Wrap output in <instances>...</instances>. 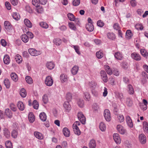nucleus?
<instances>
[{
  "label": "nucleus",
  "instance_id": "f257e3e1",
  "mask_svg": "<svg viewBox=\"0 0 148 148\" xmlns=\"http://www.w3.org/2000/svg\"><path fill=\"white\" fill-rule=\"evenodd\" d=\"M45 84L47 86H50L53 84V80L51 77L48 76L46 77Z\"/></svg>",
  "mask_w": 148,
  "mask_h": 148
},
{
  "label": "nucleus",
  "instance_id": "f03ea898",
  "mask_svg": "<svg viewBox=\"0 0 148 148\" xmlns=\"http://www.w3.org/2000/svg\"><path fill=\"white\" fill-rule=\"evenodd\" d=\"M28 51L29 54L33 56H37L41 54L40 51H37L35 49H29L28 50Z\"/></svg>",
  "mask_w": 148,
  "mask_h": 148
},
{
  "label": "nucleus",
  "instance_id": "7ed1b4c3",
  "mask_svg": "<svg viewBox=\"0 0 148 148\" xmlns=\"http://www.w3.org/2000/svg\"><path fill=\"white\" fill-rule=\"evenodd\" d=\"M77 117L78 119L82 124H85L86 122V118L82 112H79L78 113Z\"/></svg>",
  "mask_w": 148,
  "mask_h": 148
},
{
  "label": "nucleus",
  "instance_id": "20e7f679",
  "mask_svg": "<svg viewBox=\"0 0 148 148\" xmlns=\"http://www.w3.org/2000/svg\"><path fill=\"white\" fill-rule=\"evenodd\" d=\"M104 116L106 120L109 121L111 120V117L109 110L108 109L105 110L104 112Z\"/></svg>",
  "mask_w": 148,
  "mask_h": 148
},
{
  "label": "nucleus",
  "instance_id": "39448f33",
  "mask_svg": "<svg viewBox=\"0 0 148 148\" xmlns=\"http://www.w3.org/2000/svg\"><path fill=\"white\" fill-rule=\"evenodd\" d=\"M131 57L134 60L138 61L141 60L140 56L138 53L136 52H133L131 54Z\"/></svg>",
  "mask_w": 148,
  "mask_h": 148
},
{
  "label": "nucleus",
  "instance_id": "423d86ee",
  "mask_svg": "<svg viewBox=\"0 0 148 148\" xmlns=\"http://www.w3.org/2000/svg\"><path fill=\"white\" fill-rule=\"evenodd\" d=\"M101 77L104 82H107L108 81L107 75L106 72L103 70H101L100 73Z\"/></svg>",
  "mask_w": 148,
  "mask_h": 148
},
{
  "label": "nucleus",
  "instance_id": "0eeeda50",
  "mask_svg": "<svg viewBox=\"0 0 148 148\" xmlns=\"http://www.w3.org/2000/svg\"><path fill=\"white\" fill-rule=\"evenodd\" d=\"M139 140L142 144H145L146 142V138L143 134H141L139 136Z\"/></svg>",
  "mask_w": 148,
  "mask_h": 148
},
{
  "label": "nucleus",
  "instance_id": "6e6552de",
  "mask_svg": "<svg viewBox=\"0 0 148 148\" xmlns=\"http://www.w3.org/2000/svg\"><path fill=\"white\" fill-rule=\"evenodd\" d=\"M5 28L7 31H10L12 29V26L10 23L8 21H5L4 23Z\"/></svg>",
  "mask_w": 148,
  "mask_h": 148
},
{
  "label": "nucleus",
  "instance_id": "1a4fd4ad",
  "mask_svg": "<svg viewBox=\"0 0 148 148\" xmlns=\"http://www.w3.org/2000/svg\"><path fill=\"white\" fill-rule=\"evenodd\" d=\"M113 139L115 142L117 144H119L121 142V139L119 135L117 134H114L113 135Z\"/></svg>",
  "mask_w": 148,
  "mask_h": 148
},
{
  "label": "nucleus",
  "instance_id": "9d476101",
  "mask_svg": "<svg viewBox=\"0 0 148 148\" xmlns=\"http://www.w3.org/2000/svg\"><path fill=\"white\" fill-rule=\"evenodd\" d=\"M63 106L66 111L69 112L71 109V106L68 101H65L63 104Z\"/></svg>",
  "mask_w": 148,
  "mask_h": 148
},
{
  "label": "nucleus",
  "instance_id": "9b49d317",
  "mask_svg": "<svg viewBox=\"0 0 148 148\" xmlns=\"http://www.w3.org/2000/svg\"><path fill=\"white\" fill-rule=\"evenodd\" d=\"M73 128L74 132L77 135H79L80 134V131L77 125H75V123L73 124Z\"/></svg>",
  "mask_w": 148,
  "mask_h": 148
},
{
  "label": "nucleus",
  "instance_id": "f8f14e48",
  "mask_svg": "<svg viewBox=\"0 0 148 148\" xmlns=\"http://www.w3.org/2000/svg\"><path fill=\"white\" fill-rule=\"evenodd\" d=\"M116 129L117 131L121 134H124L125 132V130L123 127L120 125L117 126Z\"/></svg>",
  "mask_w": 148,
  "mask_h": 148
},
{
  "label": "nucleus",
  "instance_id": "ddd939ff",
  "mask_svg": "<svg viewBox=\"0 0 148 148\" xmlns=\"http://www.w3.org/2000/svg\"><path fill=\"white\" fill-rule=\"evenodd\" d=\"M126 121L128 126L130 127H132L133 126V123L132 119L129 116H126Z\"/></svg>",
  "mask_w": 148,
  "mask_h": 148
},
{
  "label": "nucleus",
  "instance_id": "4468645a",
  "mask_svg": "<svg viewBox=\"0 0 148 148\" xmlns=\"http://www.w3.org/2000/svg\"><path fill=\"white\" fill-rule=\"evenodd\" d=\"M25 25L28 27L31 28L32 27L31 22L28 19L25 18L24 21Z\"/></svg>",
  "mask_w": 148,
  "mask_h": 148
},
{
  "label": "nucleus",
  "instance_id": "2eb2a0df",
  "mask_svg": "<svg viewBox=\"0 0 148 148\" xmlns=\"http://www.w3.org/2000/svg\"><path fill=\"white\" fill-rule=\"evenodd\" d=\"M86 28L89 32L92 31L94 29V27L92 23H88L86 25Z\"/></svg>",
  "mask_w": 148,
  "mask_h": 148
},
{
  "label": "nucleus",
  "instance_id": "dca6fc26",
  "mask_svg": "<svg viewBox=\"0 0 148 148\" xmlns=\"http://www.w3.org/2000/svg\"><path fill=\"white\" fill-rule=\"evenodd\" d=\"M17 107L18 109L21 111L23 110L25 108V106L23 103L21 101H19L18 102Z\"/></svg>",
  "mask_w": 148,
  "mask_h": 148
},
{
  "label": "nucleus",
  "instance_id": "f3484780",
  "mask_svg": "<svg viewBox=\"0 0 148 148\" xmlns=\"http://www.w3.org/2000/svg\"><path fill=\"white\" fill-rule=\"evenodd\" d=\"M46 66L48 69L51 70L54 68L55 64L53 62H49L47 63Z\"/></svg>",
  "mask_w": 148,
  "mask_h": 148
},
{
  "label": "nucleus",
  "instance_id": "a211bd4d",
  "mask_svg": "<svg viewBox=\"0 0 148 148\" xmlns=\"http://www.w3.org/2000/svg\"><path fill=\"white\" fill-rule=\"evenodd\" d=\"M104 67L105 70L108 75H111L112 74V70L108 65H105Z\"/></svg>",
  "mask_w": 148,
  "mask_h": 148
},
{
  "label": "nucleus",
  "instance_id": "6ab92c4d",
  "mask_svg": "<svg viewBox=\"0 0 148 148\" xmlns=\"http://www.w3.org/2000/svg\"><path fill=\"white\" fill-rule=\"evenodd\" d=\"M3 134L6 138L8 139L10 137V133L8 129L6 128H4L3 130Z\"/></svg>",
  "mask_w": 148,
  "mask_h": 148
},
{
  "label": "nucleus",
  "instance_id": "aec40b11",
  "mask_svg": "<svg viewBox=\"0 0 148 148\" xmlns=\"http://www.w3.org/2000/svg\"><path fill=\"white\" fill-rule=\"evenodd\" d=\"M10 58L8 55H6L4 56L3 61L5 64H9L10 62Z\"/></svg>",
  "mask_w": 148,
  "mask_h": 148
},
{
  "label": "nucleus",
  "instance_id": "412c9836",
  "mask_svg": "<svg viewBox=\"0 0 148 148\" xmlns=\"http://www.w3.org/2000/svg\"><path fill=\"white\" fill-rule=\"evenodd\" d=\"M34 135L36 137L40 140L43 139V136L41 133L38 132H35L34 133Z\"/></svg>",
  "mask_w": 148,
  "mask_h": 148
},
{
  "label": "nucleus",
  "instance_id": "4be33fe9",
  "mask_svg": "<svg viewBox=\"0 0 148 148\" xmlns=\"http://www.w3.org/2000/svg\"><path fill=\"white\" fill-rule=\"evenodd\" d=\"M96 55L97 58L98 59H101L104 56V53L102 50H100L96 52Z\"/></svg>",
  "mask_w": 148,
  "mask_h": 148
},
{
  "label": "nucleus",
  "instance_id": "5701e85b",
  "mask_svg": "<svg viewBox=\"0 0 148 148\" xmlns=\"http://www.w3.org/2000/svg\"><path fill=\"white\" fill-rule=\"evenodd\" d=\"M63 132L64 135L66 137H68L70 135L69 130L66 127H64L63 129Z\"/></svg>",
  "mask_w": 148,
  "mask_h": 148
},
{
  "label": "nucleus",
  "instance_id": "b1692460",
  "mask_svg": "<svg viewBox=\"0 0 148 148\" xmlns=\"http://www.w3.org/2000/svg\"><path fill=\"white\" fill-rule=\"evenodd\" d=\"M28 119L29 121L31 123H32L35 121V117L32 112H31L29 113Z\"/></svg>",
  "mask_w": 148,
  "mask_h": 148
},
{
  "label": "nucleus",
  "instance_id": "393cba45",
  "mask_svg": "<svg viewBox=\"0 0 148 148\" xmlns=\"http://www.w3.org/2000/svg\"><path fill=\"white\" fill-rule=\"evenodd\" d=\"M128 92L131 95H132L134 93V90L132 86L129 84L127 86Z\"/></svg>",
  "mask_w": 148,
  "mask_h": 148
},
{
  "label": "nucleus",
  "instance_id": "a878e982",
  "mask_svg": "<svg viewBox=\"0 0 148 148\" xmlns=\"http://www.w3.org/2000/svg\"><path fill=\"white\" fill-rule=\"evenodd\" d=\"M96 145L95 140L92 139L90 140L89 143V146L90 148H95Z\"/></svg>",
  "mask_w": 148,
  "mask_h": 148
},
{
  "label": "nucleus",
  "instance_id": "bb28decb",
  "mask_svg": "<svg viewBox=\"0 0 148 148\" xmlns=\"http://www.w3.org/2000/svg\"><path fill=\"white\" fill-rule=\"evenodd\" d=\"M68 77L67 75L64 74H62L60 75V79L62 83H64L67 81Z\"/></svg>",
  "mask_w": 148,
  "mask_h": 148
},
{
  "label": "nucleus",
  "instance_id": "cd10ccee",
  "mask_svg": "<svg viewBox=\"0 0 148 148\" xmlns=\"http://www.w3.org/2000/svg\"><path fill=\"white\" fill-rule=\"evenodd\" d=\"M79 70V67L78 66H75L72 69L71 72L73 75H75L76 74Z\"/></svg>",
  "mask_w": 148,
  "mask_h": 148
},
{
  "label": "nucleus",
  "instance_id": "c85d7f7f",
  "mask_svg": "<svg viewBox=\"0 0 148 148\" xmlns=\"http://www.w3.org/2000/svg\"><path fill=\"white\" fill-rule=\"evenodd\" d=\"M39 117L40 119L43 121H45L47 119V116L44 112H42L40 114Z\"/></svg>",
  "mask_w": 148,
  "mask_h": 148
},
{
  "label": "nucleus",
  "instance_id": "c756f323",
  "mask_svg": "<svg viewBox=\"0 0 148 148\" xmlns=\"http://www.w3.org/2000/svg\"><path fill=\"white\" fill-rule=\"evenodd\" d=\"M114 57L116 59L120 60H122L123 58L122 54L119 52L115 53Z\"/></svg>",
  "mask_w": 148,
  "mask_h": 148
},
{
  "label": "nucleus",
  "instance_id": "7c9ffc66",
  "mask_svg": "<svg viewBox=\"0 0 148 148\" xmlns=\"http://www.w3.org/2000/svg\"><path fill=\"white\" fill-rule=\"evenodd\" d=\"M22 40L25 43L27 42L29 40V38L28 36L25 34H24L21 36Z\"/></svg>",
  "mask_w": 148,
  "mask_h": 148
},
{
  "label": "nucleus",
  "instance_id": "2f4dec72",
  "mask_svg": "<svg viewBox=\"0 0 148 148\" xmlns=\"http://www.w3.org/2000/svg\"><path fill=\"white\" fill-rule=\"evenodd\" d=\"M99 128L101 131H105L106 130V126L105 123L103 122H101L99 125Z\"/></svg>",
  "mask_w": 148,
  "mask_h": 148
},
{
  "label": "nucleus",
  "instance_id": "473e14b6",
  "mask_svg": "<svg viewBox=\"0 0 148 148\" xmlns=\"http://www.w3.org/2000/svg\"><path fill=\"white\" fill-rule=\"evenodd\" d=\"M5 113L6 115L10 118L12 116V113L11 110L8 108L6 109L5 110Z\"/></svg>",
  "mask_w": 148,
  "mask_h": 148
},
{
  "label": "nucleus",
  "instance_id": "72a5a7b5",
  "mask_svg": "<svg viewBox=\"0 0 148 148\" xmlns=\"http://www.w3.org/2000/svg\"><path fill=\"white\" fill-rule=\"evenodd\" d=\"M10 76L12 79L14 81L16 82L18 81V77L15 73H11Z\"/></svg>",
  "mask_w": 148,
  "mask_h": 148
},
{
  "label": "nucleus",
  "instance_id": "f704fd0d",
  "mask_svg": "<svg viewBox=\"0 0 148 148\" xmlns=\"http://www.w3.org/2000/svg\"><path fill=\"white\" fill-rule=\"evenodd\" d=\"M140 52L142 56L145 57L148 56V53L144 49H140Z\"/></svg>",
  "mask_w": 148,
  "mask_h": 148
},
{
  "label": "nucleus",
  "instance_id": "c9c22d12",
  "mask_svg": "<svg viewBox=\"0 0 148 148\" xmlns=\"http://www.w3.org/2000/svg\"><path fill=\"white\" fill-rule=\"evenodd\" d=\"M12 16L14 19L16 21H18L20 19V16L19 14L17 12H13L12 14Z\"/></svg>",
  "mask_w": 148,
  "mask_h": 148
},
{
  "label": "nucleus",
  "instance_id": "e433bc0d",
  "mask_svg": "<svg viewBox=\"0 0 148 148\" xmlns=\"http://www.w3.org/2000/svg\"><path fill=\"white\" fill-rule=\"evenodd\" d=\"M20 94L22 97H25L27 95L25 90L24 88L21 89L20 91Z\"/></svg>",
  "mask_w": 148,
  "mask_h": 148
},
{
  "label": "nucleus",
  "instance_id": "4c0bfd02",
  "mask_svg": "<svg viewBox=\"0 0 148 148\" xmlns=\"http://www.w3.org/2000/svg\"><path fill=\"white\" fill-rule=\"evenodd\" d=\"M143 129L145 132H148V123L146 121L143 123Z\"/></svg>",
  "mask_w": 148,
  "mask_h": 148
},
{
  "label": "nucleus",
  "instance_id": "58836bf2",
  "mask_svg": "<svg viewBox=\"0 0 148 148\" xmlns=\"http://www.w3.org/2000/svg\"><path fill=\"white\" fill-rule=\"evenodd\" d=\"M15 59L16 62L18 63H20L22 61V57L18 54H17L16 56Z\"/></svg>",
  "mask_w": 148,
  "mask_h": 148
},
{
  "label": "nucleus",
  "instance_id": "ea45409f",
  "mask_svg": "<svg viewBox=\"0 0 148 148\" xmlns=\"http://www.w3.org/2000/svg\"><path fill=\"white\" fill-rule=\"evenodd\" d=\"M68 25L69 27L71 29L74 31H75L76 30V28L73 22H69Z\"/></svg>",
  "mask_w": 148,
  "mask_h": 148
},
{
  "label": "nucleus",
  "instance_id": "a19ab883",
  "mask_svg": "<svg viewBox=\"0 0 148 148\" xmlns=\"http://www.w3.org/2000/svg\"><path fill=\"white\" fill-rule=\"evenodd\" d=\"M126 37L128 39H130L132 36V33L130 30H127L126 32Z\"/></svg>",
  "mask_w": 148,
  "mask_h": 148
},
{
  "label": "nucleus",
  "instance_id": "79ce46f5",
  "mask_svg": "<svg viewBox=\"0 0 148 148\" xmlns=\"http://www.w3.org/2000/svg\"><path fill=\"white\" fill-rule=\"evenodd\" d=\"M108 37L109 39L113 40L115 38V34L113 33H108L107 34Z\"/></svg>",
  "mask_w": 148,
  "mask_h": 148
},
{
  "label": "nucleus",
  "instance_id": "37998d69",
  "mask_svg": "<svg viewBox=\"0 0 148 148\" xmlns=\"http://www.w3.org/2000/svg\"><path fill=\"white\" fill-rule=\"evenodd\" d=\"M97 84L95 82L91 81L89 84V86L91 89H95L96 87Z\"/></svg>",
  "mask_w": 148,
  "mask_h": 148
},
{
  "label": "nucleus",
  "instance_id": "c03bdc74",
  "mask_svg": "<svg viewBox=\"0 0 148 148\" xmlns=\"http://www.w3.org/2000/svg\"><path fill=\"white\" fill-rule=\"evenodd\" d=\"M32 105L34 109L37 110L39 106L38 102L36 100H34L33 102Z\"/></svg>",
  "mask_w": 148,
  "mask_h": 148
},
{
  "label": "nucleus",
  "instance_id": "a18cd8bd",
  "mask_svg": "<svg viewBox=\"0 0 148 148\" xmlns=\"http://www.w3.org/2000/svg\"><path fill=\"white\" fill-rule=\"evenodd\" d=\"M36 10L38 13H42L43 12V9L42 6H38L36 7Z\"/></svg>",
  "mask_w": 148,
  "mask_h": 148
},
{
  "label": "nucleus",
  "instance_id": "49530a36",
  "mask_svg": "<svg viewBox=\"0 0 148 148\" xmlns=\"http://www.w3.org/2000/svg\"><path fill=\"white\" fill-rule=\"evenodd\" d=\"M67 17L71 21H74L75 20V17L73 14L69 13L67 14Z\"/></svg>",
  "mask_w": 148,
  "mask_h": 148
},
{
  "label": "nucleus",
  "instance_id": "de8ad7c7",
  "mask_svg": "<svg viewBox=\"0 0 148 148\" xmlns=\"http://www.w3.org/2000/svg\"><path fill=\"white\" fill-rule=\"evenodd\" d=\"M4 84L7 88H9L10 86V82L8 79H6L4 80Z\"/></svg>",
  "mask_w": 148,
  "mask_h": 148
},
{
  "label": "nucleus",
  "instance_id": "09e8293b",
  "mask_svg": "<svg viewBox=\"0 0 148 148\" xmlns=\"http://www.w3.org/2000/svg\"><path fill=\"white\" fill-rule=\"evenodd\" d=\"M25 79L26 82L29 84H31L33 83V80L31 77L29 76L26 77Z\"/></svg>",
  "mask_w": 148,
  "mask_h": 148
},
{
  "label": "nucleus",
  "instance_id": "8fccbe9b",
  "mask_svg": "<svg viewBox=\"0 0 148 148\" xmlns=\"http://www.w3.org/2000/svg\"><path fill=\"white\" fill-rule=\"evenodd\" d=\"M40 25L41 27L45 29H47L49 27L48 24L47 23L44 22H40Z\"/></svg>",
  "mask_w": 148,
  "mask_h": 148
},
{
  "label": "nucleus",
  "instance_id": "3c124183",
  "mask_svg": "<svg viewBox=\"0 0 148 148\" xmlns=\"http://www.w3.org/2000/svg\"><path fill=\"white\" fill-rule=\"evenodd\" d=\"M53 42L56 45L59 46L61 44L62 41L60 39L56 38L53 40Z\"/></svg>",
  "mask_w": 148,
  "mask_h": 148
},
{
  "label": "nucleus",
  "instance_id": "603ef678",
  "mask_svg": "<svg viewBox=\"0 0 148 148\" xmlns=\"http://www.w3.org/2000/svg\"><path fill=\"white\" fill-rule=\"evenodd\" d=\"M42 101L45 104H46L48 101L47 96L46 94L44 95L42 97Z\"/></svg>",
  "mask_w": 148,
  "mask_h": 148
},
{
  "label": "nucleus",
  "instance_id": "864d4df0",
  "mask_svg": "<svg viewBox=\"0 0 148 148\" xmlns=\"http://www.w3.org/2000/svg\"><path fill=\"white\" fill-rule=\"evenodd\" d=\"M116 97L119 99L121 100L123 99V94L119 92H116Z\"/></svg>",
  "mask_w": 148,
  "mask_h": 148
},
{
  "label": "nucleus",
  "instance_id": "5fc2aeb1",
  "mask_svg": "<svg viewBox=\"0 0 148 148\" xmlns=\"http://www.w3.org/2000/svg\"><path fill=\"white\" fill-rule=\"evenodd\" d=\"M75 50V52L79 55L80 54V53L79 51V47L78 45H73L72 47Z\"/></svg>",
  "mask_w": 148,
  "mask_h": 148
},
{
  "label": "nucleus",
  "instance_id": "6e6d98bb",
  "mask_svg": "<svg viewBox=\"0 0 148 148\" xmlns=\"http://www.w3.org/2000/svg\"><path fill=\"white\" fill-rule=\"evenodd\" d=\"M5 144L7 148H12V145L10 141H7L5 143Z\"/></svg>",
  "mask_w": 148,
  "mask_h": 148
},
{
  "label": "nucleus",
  "instance_id": "4d7b16f0",
  "mask_svg": "<svg viewBox=\"0 0 148 148\" xmlns=\"http://www.w3.org/2000/svg\"><path fill=\"white\" fill-rule=\"evenodd\" d=\"M18 132L15 130H13L11 133V136L14 138H16L17 137Z\"/></svg>",
  "mask_w": 148,
  "mask_h": 148
},
{
  "label": "nucleus",
  "instance_id": "13d9d810",
  "mask_svg": "<svg viewBox=\"0 0 148 148\" xmlns=\"http://www.w3.org/2000/svg\"><path fill=\"white\" fill-rule=\"evenodd\" d=\"M85 99L87 101H89L90 99V96L88 92H86L84 93Z\"/></svg>",
  "mask_w": 148,
  "mask_h": 148
},
{
  "label": "nucleus",
  "instance_id": "bf43d9fd",
  "mask_svg": "<svg viewBox=\"0 0 148 148\" xmlns=\"http://www.w3.org/2000/svg\"><path fill=\"white\" fill-rule=\"evenodd\" d=\"M117 118L118 119V121L120 123H121L124 120V117L123 115H119L118 116Z\"/></svg>",
  "mask_w": 148,
  "mask_h": 148
},
{
  "label": "nucleus",
  "instance_id": "052dcab7",
  "mask_svg": "<svg viewBox=\"0 0 148 148\" xmlns=\"http://www.w3.org/2000/svg\"><path fill=\"white\" fill-rule=\"evenodd\" d=\"M92 108L94 110L95 112L98 111L99 108V106L96 103H95L93 104Z\"/></svg>",
  "mask_w": 148,
  "mask_h": 148
},
{
  "label": "nucleus",
  "instance_id": "680f3d73",
  "mask_svg": "<svg viewBox=\"0 0 148 148\" xmlns=\"http://www.w3.org/2000/svg\"><path fill=\"white\" fill-rule=\"evenodd\" d=\"M77 104L78 106L81 108H82L84 106V102L82 100L79 99L78 101Z\"/></svg>",
  "mask_w": 148,
  "mask_h": 148
},
{
  "label": "nucleus",
  "instance_id": "e2e57ef3",
  "mask_svg": "<svg viewBox=\"0 0 148 148\" xmlns=\"http://www.w3.org/2000/svg\"><path fill=\"white\" fill-rule=\"evenodd\" d=\"M97 25L99 27H102L104 25V23L101 20H100L97 21Z\"/></svg>",
  "mask_w": 148,
  "mask_h": 148
},
{
  "label": "nucleus",
  "instance_id": "0e129e2a",
  "mask_svg": "<svg viewBox=\"0 0 148 148\" xmlns=\"http://www.w3.org/2000/svg\"><path fill=\"white\" fill-rule=\"evenodd\" d=\"M66 98L68 101H70L72 98L71 94L69 92L67 93L66 96Z\"/></svg>",
  "mask_w": 148,
  "mask_h": 148
},
{
  "label": "nucleus",
  "instance_id": "69168bd1",
  "mask_svg": "<svg viewBox=\"0 0 148 148\" xmlns=\"http://www.w3.org/2000/svg\"><path fill=\"white\" fill-rule=\"evenodd\" d=\"M11 109L12 111L15 112L17 108L15 106L13 103H11L10 105Z\"/></svg>",
  "mask_w": 148,
  "mask_h": 148
},
{
  "label": "nucleus",
  "instance_id": "338daca9",
  "mask_svg": "<svg viewBox=\"0 0 148 148\" xmlns=\"http://www.w3.org/2000/svg\"><path fill=\"white\" fill-rule=\"evenodd\" d=\"M80 3V0H74L73 2V4L74 6H77Z\"/></svg>",
  "mask_w": 148,
  "mask_h": 148
},
{
  "label": "nucleus",
  "instance_id": "774afa93",
  "mask_svg": "<svg viewBox=\"0 0 148 148\" xmlns=\"http://www.w3.org/2000/svg\"><path fill=\"white\" fill-rule=\"evenodd\" d=\"M5 5L6 8L8 10L11 9V6L10 3L8 1H6L5 3Z\"/></svg>",
  "mask_w": 148,
  "mask_h": 148
}]
</instances>
